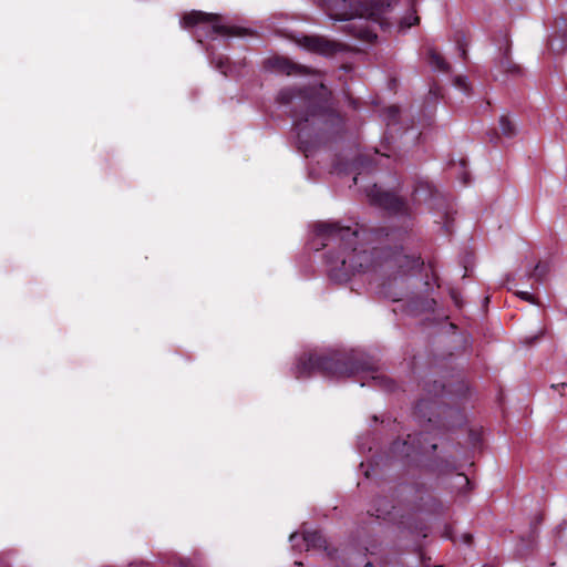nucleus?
Segmentation results:
<instances>
[{"label": "nucleus", "instance_id": "obj_2", "mask_svg": "<svg viewBox=\"0 0 567 567\" xmlns=\"http://www.w3.org/2000/svg\"><path fill=\"white\" fill-rule=\"evenodd\" d=\"M319 4L334 20L365 18L382 29L390 25L392 3L388 0H318Z\"/></svg>", "mask_w": 567, "mask_h": 567}, {"label": "nucleus", "instance_id": "obj_8", "mask_svg": "<svg viewBox=\"0 0 567 567\" xmlns=\"http://www.w3.org/2000/svg\"><path fill=\"white\" fill-rule=\"evenodd\" d=\"M303 540L307 549L309 548H326V539L319 532H306Z\"/></svg>", "mask_w": 567, "mask_h": 567}, {"label": "nucleus", "instance_id": "obj_24", "mask_svg": "<svg viewBox=\"0 0 567 567\" xmlns=\"http://www.w3.org/2000/svg\"><path fill=\"white\" fill-rule=\"evenodd\" d=\"M364 567H374L371 563H367Z\"/></svg>", "mask_w": 567, "mask_h": 567}, {"label": "nucleus", "instance_id": "obj_1", "mask_svg": "<svg viewBox=\"0 0 567 567\" xmlns=\"http://www.w3.org/2000/svg\"><path fill=\"white\" fill-rule=\"evenodd\" d=\"M318 235L329 240L340 243L343 246L339 257L344 274L360 272L373 265V254L367 249H358L359 233L350 227H341L338 224L321 223L317 225Z\"/></svg>", "mask_w": 567, "mask_h": 567}, {"label": "nucleus", "instance_id": "obj_12", "mask_svg": "<svg viewBox=\"0 0 567 567\" xmlns=\"http://www.w3.org/2000/svg\"><path fill=\"white\" fill-rule=\"evenodd\" d=\"M499 127H501L502 133L505 136H512L515 133V125L506 116H502L501 117V120H499Z\"/></svg>", "mask_w": 567, "mask_h": 567}, {"label": "nucleus", "instance_id": "obj_9", "mask_svg": "<svg viewBox=\"0 0 567 567\" xmlns=\"http://www.w3.org/2000/svg\"><path fill=\"white\" fill-rule=\"evenodd\" d=\"M429 64L434 70L446 72L449 70V64L445 62L443 56L435 51L434 49L429 50Z\"/></svg>", "mask_w": 567, "mask_h": 567}, {"label": "nucleus", "instance_id": "obj_5", "mask_svg": "<svg viewBox=\"0 0 567 567\" xmlns=\"http://www.w3.org/2000/svg\"><path fill=\"white\" fill-rule=\"evenodd\" d=\"M183 28H190L197 24H204L209 28L207 33H215L220 35L233 34L230 28L220 23V18L217 14H209L202 11H192L185 14L181 21Z\"/></svg>", "mask_w": 567, "mask_h": 567}, {"label": "nucleus", "instance_id": "obj_21", "mask_svg": "<svg viewBox=\"0 0 567 567\" xmlns=\"http://www.w3.org/2000/svg\"><path fill=\"white\" fill-rule=\"evenodd\" d=\"M463 538H464V542L467 543V544H470L471 540H472V536L468 535V534L464 535Z\"/></svg>", "mask_w": 567, "mask_h": 567}, {"label": "nucleus", "instance_id": "obj_16", "mask_svg": "<svg viewBox=\"0 0 567 567\" xmlns=\"http://www.w3.org/2000/svg\"><path fill=\"white\" fill-rule=\"evenodd\" d=\"M515 295L524 301L537 305L535 297L528 291L515 290Z\"/></svg>", "mask_w": 567, "mask_h": 567}, {"label": "nucleus", "instance_id": "obj_13", "mask_svg": "<svg viewBox=\"0 0 567 567\" xmlns=\"http://www.w3.org/2000/svg\"><path fill=\"white\" fill-rule=\"evenodd\" d=\"M300 92L292 87L284 89L278 94V100L281 103H289L293 97H296Z\"/></svg>", "mask_w": 567, "mask_h": 567}, {"label": "nucleus", "instance_id": "obj_4", "mask_svg": "<svg viewBox=\"0 0 567 567\" xmlns=\"http://www.w3.org/2000/svg\"><path fill=\"white\" fill-rule=\"evenodd\" d=\"M293 122L296 127H298V138L300 144H302V132L306 126L303 124L309 123L311 126H324L334 125L341 122L340 116L334 113L330 109L312 106L311 110H308L305 114L295 113Z\"/></svg>", "mask_w": 567, "mask_h": 567}, {"label": "nucleus", "instance_id": "obj_7", "mask_svg": "<svg viewBox=\"0 0 567 567\" xmlns=\"http://www.w3.org/2000/svg\"><path fill=\"white\" fill-rule=\"evenodd\" d=\"M369 196L373 203L385 209L401 212L404 208V203L401 198L392 193L382 190L375 185L370 189Z\"/></svg>", "mask_w": 567, "mask_h": 567}, {"label": "nucleus", "instance_id": "obj_6", "mask_svg": "<svg viewBox=\"0 0 567 567\" xmlns=\"http://www.w3.org/2000/svg\"><path fill=\"white\" fill-rule=\"evenodd\" d=\"M305 49L322 55H331L341 49V45L323 37H305L300 41Z\"/></svg>", "mask_w": 567, "mask_h": 567}, {"label": "nucleus", "instance_id": "obj_17", "mask_svg": "<svg viewBox=\"0 0 567 567\" xmlns=\"http://www.w3.org/2000/svg\"><path fill=\"white\" fill-rule=\"evenodd\" d=\"M372 380L380 388H384L386 390L391 389L390 382L383 375H372Z\"/></svg>", "mask_w": 567, "mask_h": 567}, {"label": "nucleus", "instance_id": "obj_14", "mask_svg": "<svg viewBox=\"0 0 567 567\" xmlns=\"http://www.w3.org/2000/svg\"><path fill=\"white\" fill-rule=\"evenodd\" d=\"M357 37L363 41H373L377 39V34L368 28H360Z\"/></svg>", "mask_w": 567, "mask_h": 567}, {"label": "nucleus", "instance_id": "obj_25", "mask_svg": "<svg viewBox=\"0 0 567 567\" xmlns=\"http://www.w3.org/2000/svg\"><path fill=\"white\" fill-rule=\"evenodd\" d=\"M320 89L326 92L323 84H320Z\"/></svg>", "mask_w": 567, "mask_h": 567}, {"label": "nucleus", "instance_id": "obj_10", "mask_svg": "<svg viewBox=\"0 0 567 567\" xmlns=\"http://www.w3.org/2000/svg\"><path fill=\"white\" fill-rule=\"evenodd\" d=\"M274 64L275 66L279 70V71H282L285 73H287L288 75L289 74H292L299 70H301V66H298L293 63H291L289 60L287 59H276L274 61Z\"/></svg>", "mask_w": 567, "mask_h": 567}, {"label": "nucleus", "instance_id": "obj_3", "mask_svg": "<svg viewBox=\"0 0 567 567\" xmlns=\"http://www.w3.org/2000/svg\"><path fill=\"white\" fill-rule=\"evenodd\" d=\"M296 369L297 378L310 374L313 371H321L336 378H343L354 375L364 368L339 357L310 354L307 358H301Z\"/></svg>", "mask_w": 567, "mask_h": 567}, {"label": "nucleus", "instance_id": "obj_19", "mask_svg": "<svg viewBox=\"0 0 567 567\" xmlns=\"http://www.w3.org/2000/svg\"><path fill=\"white\" fill-rule=\"evenodd\" d=\"M456 85H457L460 89L464 90V91H466V90H467V84H466V80H465V79L458 78V79L456 80Z\"/></svg>", "mask_w": 567, "mask_h": 567}, {"label": "nucleus", "instance_id": "obj_23", "mask_svg": "<svg viewBox=\"0 0 567 567\" xmlns=\"http://www.w3.org/2000/svg\"><path fill=\"white\" fill-rule=\"evenodd\" d=\"M296 538H297V534H291L290 535V542H293Z\"/></svg>", "mask_w": 567, "mask_h": 567}, {"label": "nucleus", "instance_id": "obj_11", "mask_svg": "<svg viewBox=\"0 0 567 567\" xmlns=\"http://www.w3.org/2000/svg\"><path fill=\"white\" fill-rule=\"evenodd\" d=\"M550 271L548 262L539 261L535 267L530 277H534L537 281H543Z\"/></svg>", "mask_w": 567, "mask_h": 567}, {"label": "nucleus", "instance_id": "obj_22", "mask_svg": "<svg viewBox=\"0 0 567 567\" xmlns=\"http://www.w3.org/2000/svg\"><path fill=\"white\" fill-rule=\"evenodd\" d=\"M460 478H461L463 482H465L466 484H468V483H470V482H468V478H467L466 476H464V475H460Z\"/></svg>", "mask_w": 567, "mask_h": 567}, {"label": "nucleus", "instance_id": "obj_20", "mask_svg": "<svg viewBox=\"0 0 567 567\" xmlns=\"http://www.w3.org/2000/svg\"><path fill=\"white\" fill-rule=\"evenodd\" d=\"M389 512L388 511H380V509H377V517H384L385 515H388Z\"/></svg>", "mask_w": 567, "mask_h": 567}, {"label": "nucleus", "instance_id": "obj_18", "mask_svg": "<svg viewBox=\"0 0 567 567\" xmlns=\"http://www.w3.org/2000/svg\"><path fill=\"white\" fill-rule=\"evenodd\" d=\"M417 21H419V17L411 14L410 17H408L403 20V24H404V27L410 28L413 24L417 23Z\"/></svg>", "mask_w": 567, "mask_h": 567}, {"label": "nucleus", "instance_id": "obj_15", "mask_svg": "<svg viewBox=\"0 0 567 567\" xmlns=\"http://www.w3.org/2000/svg\"><path fill=\"white\" fill-rule=\"evenodd\" d=\"M216 69H218L223 74H227L228 71V58L218 56L214 60Z\"/></svg>", "mask_w": 567, "mask_h": 567}]
</instances>
